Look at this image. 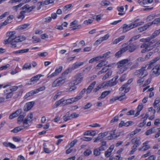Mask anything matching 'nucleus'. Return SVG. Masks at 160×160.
Here are the masks:
<instances>
[{
	"label": "nucleus",
	"instance_id": "nucleus-1",
	"mask_svg": "<svg viewBox=\"0 0 160 160\" xmlns=\"http://www.w3.org/2000/svg\"><path fill=\"white\" fill-rule=\"evenodd\" d=\"M118 77L119 76L118 75H116L111 80L108 81L107 82H104L101 84H99L94 89L93 92L95 93L102 88H104L106 86L112 87L115 86L118 82L117 79L118 78Z\"/></svg>",
	"mask_w": 160,
	"mask_h": 160
},
{
	"label": "nucleus",
	"instance_id": "nucleus-2",
	"mask_svg": "<svg viewBox=\"0 0 160 160\" xmlns=\"http://www.w3.org/2000/svg\"><path fill=\"white\" fill-rule=\"evenodd\" d=\"M15 32H8L6 35L9 37L8 39L4 40V44H6L10 43L11 48H15L17 47V44L18 42L16 40V35H15Z\"/></svg>",
	"mask_w": 160,
	"mask_h": 160
},
{
	"label": "nucleus",
	"instance_id": "nucleus-3",
	"mask_svg": "<svg viewBox=\"0 0 160 160\" xmlns=\"http://www.w3.org/2000/svg\"><path fill=\"white\" fill-rule=\"evenodd\" d=\"M129 59H128L122 60L117 63V68H120V71L122 72L126 70L128 68L132 65V62H128Z\"/></svg>",
	"mask_w": 160,
	"mask_h": 160
},
{
	"label": "nucleus",
	"instance_id": "nucleus-4",
	"mask_svg": "<svg viewBox=\"0 0 160 160\" xmlns=\"http://www.w3.org/2000/svg\"><path fill=\"white\" fill-rule=\"evenodd\" d=\"M127 45V46L124 47V50L126 52L127 50H128L129 52L131 53L134 52L138 48V46L136 42H130L128 43V42L123 45Z\"/></svg>",
	"mask_w": 160,
	"mask_h": 160
},
{
	"label": "nucleus",
	"instance_id": "nucleus-5",
	"mask_svg": "<svg viewBox=\"0 0 160 160\" xmlns=\"http://www.w3.org/2000/svg\"><path fill=\"white\" fill-rule=\"evenodd\" d=\"M66 80L65 76H62L58 78L53 82L52 87L54 88L62 86L65 83Z\"/></svg>",
	"mask_w": 160,
	"mask_h": 160
},
{
	"label": "nucleus",
	"instance_id": "nucleus-6",
	"mask_svg": "<svg viewBox=\"0 0 160 160\" xmlns=\"http://www.w3.org/2000/svg\"><path fill=\"white\" fill-rule=\"evenodd\" d=\"M157 41V40H156V39H152L148 43H147V44H142L141 45V47H145L147 46L149 48H152V49L154 48L155 47H158L160 45V40H159L158 42H157L154 45H152L155 42Z\"/></svg>",
	"mask_w": 160,
	"mask_h": 160
},
{
	"label": "nucleus",
	"instance_id": "nucleus-7",
	"mask_svg": "<svg viewBox=\"0 0 160 160\" xmlns=\"http://www.w3.org/2000/svg\"><path fill=\"white\" fill-rule=\"evenodd\" d=\"M157 41V40H156V39H152L148 43H147V44H142L141 45V47H145L147 46L149 48H152V49L154 48L155 47H158L160 45V40H159L158 42H157L154 45H152L155 42Z\"/></svg>",
	"mask_w": 160,
	"mask_h": 160
},
{
	"label": "nucleus",
	"instance_id": "nucleus-8",
	"mask_svg": "<svg viewBox=\"0 0 160 160\" xmlns=\"http://www.w3.org/2000/svg\"><path fill=\"white\" fill-rule=\"evenodd\" d=\"M146 68V67H142L140 69L137 70L135 72V74L137 75L138 78H144L148 74Z\"/></svg>",
	"mask_w": 160,
	"mask_h": 160
},
{
	"label": "nucleus",
	"instance_id": "nucleus-9",
	"mask_svg": "<svg viewBox=\"0 0 160 160\" xmlns=\"http://www.w3.org/2000/svg\"><path fill=\"white\" fill-rule=\"evenodd\" d=\"M74 79L69 84V86L72 85H77L80 83L83 79V77L81 76L80 74H77L74 77Z\"/></svg>",
	"mask_w": 160,
	"mask_h": 160
},
{
	"label": "nucleus",
	"instance_id": "nucleus-10",
	"mask_svg": "<svg viewBox=\"0 0 160 160\" xmlns=\"http://www.w3.org/2000/svg\"><path fill=\"white\" fill-rule=\"evenodd\" d=\"M36 7L35 6H33L32 7H29V5L26 4L22 7L20 8L21 10H23L21 11V13L28 12H31L32 10L35 8Z\"/></svg>",
	"mask_w": 160,
	"mask_h": 160
},
{
	"label": "nucleus",
	"instance_id": "nucleus-11",
	"mask_svg": "<svg viewBox=\"0 0 160 160\" xmlns=\"http://www.w3.org/2000/svg\"><path fill=\"white\" fill-rule=\"evenodd\" d=\"M22 110L20 109L17 110L11 114L9 117V119H12L18 116L22 113Z\"/></svg>",
	"mask_w": 160,
	"mask_h": 160
},
{
	"label": "nucleus",
	"instance_id": "nucleus-12",
	"mask_svg": "<svg viewBox=\"0 0 160 160\" xmlns=\"http://www.w3.org/2000/svg\"><path fill=\"white\" fill-rule=\"evenodd\" d=\"M34 102L33 101L27 102L26 103L23 108V110L25 111H28L30 110L33 107L34 104Z\"/></svg>",
	"mask_w": 160,
	"mask_h": 160
},
{
	"label": "nucleus",
	"instance_id": "nucleus-13",
	"mask_svg": "<svg viewBox=\"0 0 160 160\" xmlns=\"http://www.w3.org/2000/svg\"><path fill=\"white\" fill-rule=\"evenodd\" d=\"M32 121H18V123L21 125V126L22 128H23V129L25 128L28 127L29 125V123H31Z\"/></svg>",
	"mask_w": 160,
	"mask_h": 160
},
{
	"label": "nucleus",
	"instance_id": "nucleus-14",
	"mask_svg": "<svg viewBox=\"0 0 160 160\" xmlns=\"http://www.w3.org/2000/svg\"><path fill=\"white\" fill-rule=\"evenodd\" d=\"M144 23V22L143 21L140 22L138 23L135 22H134L133 23H131L129 24L130 25V28H131L132 29L138 26L142 25Z\"/></svg>",
	"mask_w": 160,
	"mask_h": 160
},
{
	"label": "nucleus",
	"instance_id": "nucleus-15",
	"mask_svg": "<svg viewBox=\"0 0 160 160\" xmlns=\"http://www.w3.org/2000/svg\"><path fill=\"white\" fill-rule=\"evenodd\" d=\"M96 81H94L90 84L86 89V92L87 93H89L91 92L96 85Z\"/></svg>",
	"mask_w": 160,
	"mask_h": 160
},
{
	"label": "nucleus",
	"instance_id": "nucleus-16",
	"mask_svg": "<svg viewBox=\"0 0 160 160\" xmlns=\"http://www.w3.org/2000/svg\"><path fill=\"white\" fill-rule=\"evenodd\" d=\"M111 93L110 91H106L102 92L101 96L98 98V100H101V99L104 98L106 96L108 95Z\"/></svg>",
	"mask_w": 160,
	"mask_h": 160
},
{
	"label": "nucleus",
	"instance_id": "nucleus-17",
	"mask_svg": "<svg viewBox=\"0 0 160 160\" xmlns=\"http://www.w3.org/2000/svg\"><path fill=\"white\" fill-rule=\"evenodd\" d=\"M107 64L105 60H102L95 67V68L96 70H98L100 69L102 66L105 65Z\"/></svg>",
	"mask_w": 160,
	"mask_h": 160
},
{
	"label": "nucleus",
	"instance_id": "nucleus-18",
	"mask_svg": "<svg viewBox=\"0 0 160 160\" xmlns=\"http://www.w3.org/2000/svg\"><path fill=\"white\" fill-rule=\"evenodd\" d=\"M125 37V35H122L119 38L116 39H115L113 42L112 43L114 44H117L120 42L122 41L124 39Z\"/></svg>",
	"mask_w": 160,
	"mask_h": 160
},
{
	"label": "nucleus",
	"instance_id": "nucleus-19",
	"mask_svg": "<svg viewBox=\"0 0 160 160\" xmlns=\"http://www.w3.org/2000/svg\"><path fill=\"white\" fill-rule=\"evenodd\" d=\"M141 144V142L134 144L132 148V150L130 151V153L131 154H133L136 150V148Z\"/></svg>",
	"mask_w": 160,
	"mask_h": 160
},
{
	"label": "nucleus",
	"instance_id": "nucleus-20",
	"mask_svg": "<svg viewBox=\"0 0 160 160\" xmlns=\"http://www.w3.org/2000/svg\"><path fill=\"white\" fill-rule=\"evenodd\" d=\"M84 63V62H76L73 64L72 66V69L75 70L78 68L80 66L82 65Z\"/></svg>",
	"mask_w": 160,
	"mask_h": 160
},
{
	"label": "nucleus",
	"instance_id": "nucleus-21",
	"mask_svg": "<svg viewBox=\"0 0 160 160\" xmlns=\"http://www.w3.org/2000/svg\"><path fill=\"white\" fill-rule=\"evenodd\" d=\"M78 116L79 114L76 113H73L69 116H66L65 119H64V120H69V119H71L73 118H76L77 117H78Z\"/></svg>",
	"mask_w": 160,
	"mask_h": 160
},
{
	"label": "nucleus",
	"instance_id": "nucleus-22",
	"mask_svg": "<svg viewBox=\"0 0 160 160\" xmlns=\"http://www.w3.org/2000/svg\"><path fill=\"white\" fill-rule=\"evenodd\" d=\"M143 108V105L142 104H140L137 107V111L135 114L134 117L138 116L140 113V112L142 110Z\"/></svg>",
	"mask_w": 160,
	"mask_h": 160
},
{
	"label": "nucleus",
	"instance_id": "nucleus-23",
	"mask_svg": "<svg viewBox=\"0 0 160 160\" xmlns=\"http://www.w3.org/2000/svg\"><path fill=\"white\" fill-rule=\"evenodd\" d=\"M122 27L123 29L122 30V32H127L131 29V28H130L129 24L127 25L126 24H124L123 25Z\"/></svg>",
	"mask_w": 160,
	"mask_h": 160
},
{
	"label": "nucleus",
	"instance_id": "nucleus-24",
	"mask_svg": "<svg viewBox=\"0 0 160 160\" xmlns=\"http://www.w3.org/2000/svg\"><path fill=\"white\" fill-rule=\"evenodd\" d=\"M116 130H113L110 132V135L107 137L108 140H110L115 139Z\"/></svg>",
	"mask_w": 160,
	"mask_h": 160
},
{
	"label": "nucleus",
	"instance_id": "nucleus-25",
	"mask_svg": "<svg viewBox=\"0 0 160 160\" xmlns=\"http://www.w3.org/2000/svg\"><path fill=\"white\" fill-rule=\"evenodd\" d=\"M132 123V121H128L126 122H125L123 121H122L119 124V127H122L123 126L128 127L130 125H131Z\"/></svg>",
	"mask_w": 160,
	"mask_h": 160
},
{
	"label": "nucleus",
	"instance_id": "nucleus-26",
	"mask_svg": "<svg viewBox=\"0 0 160 160\" xmlns=\"http://www.w3.org/2000/svg\"><path fill=\"white\" fill-rule=\"evenodd\" d=\"M160 66L159 65L156 66L152 69L153 72L155 74L160 73Z\"/></svg>",
	"mask_w": 160,
	"mask_h": 160
},
{
	"label": "nucleus",
	"instance_id": "nucleus-27",
	"mask_svg": "<svg viewBox=\"0 0 160 160\" xmlns=\"http://www.w3.org/2000/svg\"><path fill=\"white\" fill-rule=\"evenodd\" d=\"M159 23H160V17L155 18L152 22H149L148 23L149 24L148 25L150 26L153 24L158 25Z\"/></svg>",
	"mask_w": 160,
	"mask_h": 160
},
{
	"label": "nucleus",
	"instance_id": "nucleus-28",
	"mask_svg": "<svg viewBox=\"0 0 160 160\" xmlns=\"http://www.w3.org/2000/svg\"><path fill=\"white\" fill-rule=\"evenodd\" d=\"M124 47L122 48L120 50L117 52L115 54V55L117 58H118L121 56L122 54L126 51L124 50Z\"/></svg>",
	"mask_w": 160,
	"mask_h": 160
},
{
	"label": "nucleus",
	"instance_id": "nucleus-29",
	"mask_svg": "<svg viewBox=\"0 0 160 160\" xmlns=\"http://www.w3.org/2000/svg\"><path fill=\"white\" fill-rule=\"evenodd\" d=\"M112 70H109L108 72L103 76L102 78V80H104L108 78L110 76H111L112 73Z\"/></svg>",
	"mask_w": 160,
	"mask_h": 160
},
{
	"label": "nucleus",
	"instance_id": "nucleus-30",
	"mask_svg": "<svg viewBox=\"0 0 160 160\" xmlns=\"http://www.w3.org/2000/svg\"><path fill=\"white\" fill-rule=\"evenodd\" d=\"M148 25H149V24L148 23L142 27L138 28V31L139 32H142L146 30L150 27Z\"/></svg>",
	"mask_w": 160,
	"mask_h": 160
},
{
	"label": "nucleus",
	"instance_id": "nucleus-31",
	"mask_svg": "<svg viewBox=\"0 0 160 160\" xmlns=\"http://www.w3.org/2000/svg\"><path fill=\"white\" fill-rule=\"evenodd\" d=\"M23 129V128H22L21 126L18 127H16L13 129L11 130V132L14 133H16Z\"/></svg>",
	"mask_w": 160,
	"mask_h": 160
},
{
	"label": "nucleus",
	"instance_id": "nucleus-32",
	"mask_svg": "<svg viewBox=\"0 0 160 160\" xmlns=\"http://www.w3.org/2000/svg\"><path fill=\"white\" fill-rule=\"evenodd\" d=\"M141 142L140 138L139 137H135L132 139L131 141V143L132 144Z\"/></svg>",
	"mask_w": 160,
	"mask_h": 160
},
{
	"label": "nucleus",
	"instance_id": "nucleus-33",
	"mask_svg": "<svg viewBox=\"0 0 160 160\" xmlns=\"http://www.w3.org/2000/svg\"><path fill=\"white\" fill-rule=\"evenodd\" d=\"M15 38L16 40H17V42H22L25 40L26 39V38L24 36H21L17 37L16 36Z\"/></svg>",
	"mask_w": 160,
	"mask_h": 160
},
{
	"label": "nucleus",
	"instance_id": "nucleus-34",
	"mask_svg": "<svg viewBox=\"0 0 160 160\" xmlns=\"http://www.w3.org/2000/svg\"><path fill=\"white\" fill-rule=\"evenodd\" d=\"M150 148V146L149 145H143L141 148L138 149V150L144 151Z\"/></svg>",
	"mask_w": 160,
	"mask_h": 160
},
{
	"label": "nucleus",
	"instance_id": "nucleus-35",
	"mask_svg": "<svg viewBox=\"0 0 160 160\" xmlns=\"http://www.w3.org/2000/svg\"><path fill=\"white\" fill-rule=\"evenodd\" d=\"M140 36H141V35L139 34V35H136V36L132 37L128 42V43H129L130 42H133V41L137 40L140 37Z\"/></svg>",
	"mask_w": 160,
	"mask_h": 160
},
{
	"label": "nucleus",
	"instance_id": "nucleus-36",
	"mask_svg": "<svg viewBox=\"0 0 160 160\" xmlns=\"http://www.w3.org/2000/svg\"><path fill=\"white\" fill-rule=\"evenodd\" d=\"M36 93V92L35 91V90H33L31 91L30 92L27 93L24 96V97L25 98H27Z\"/></svg>",
	"mask_w": 160,
	"mask_h": 160
},
{
	"label": "nucleus",
	"instance_id": "nucleus-37",
	"mask_svg": "<svg viewBox=\"0 0 160 160\" xmlns=\"http://www.w3.org/2000/svg\"><path fill=\"white\" fill-rule=\"evenodd\" d=\"M42 75L41 74H38L32 78L30 79V81L32 82H33L36 81L38 80L41 77Z\"/></svg>",
	"mask_w": 160,
	"mask_h": 160
},
{
	"label": "nucleus",
	"instance_id": "nucleus-38",
	"mask_svg": "<svg viewBox=\"0 0 160 160\" xmlns=\"http://www.w3.org/2000/svg\"><path fill=\"white\" fill-rule=\"evenodd\" d=\"M82 97V96L79 95L76 96L75 97L72 98L71 99V100L72 103L77 101L80 99Z\"/></svg>",
	"mask_w": 160,
	"mask_h": 160
},
{
	"label": "nucleus",
	"instance_id": "nucleus-39",
	"mask_svg": "<svg viewBox=\"0 0 160 160\" xmlns=\"http://www.w3.org/2000/svg\"><path fill=\"white\" fill-rule=\"evenodd\" d=\"M110 4L109 1L107 0H103L101 2L100 5L102 6H108Z\"/></svg>",
	"mask_w": 160,
	"mask_h": 160
},
{
	"label": "nucleus",
	"instance_id": "nucleus-40",
	"mask_svg": "<svg viewBox=\"0 0 160 160\" xmlns=\"http://www.w3.org/2000/svg\"><path fill=\"white\" fill-rule=\"evenodd\" d=\"M31 68V64L30 63H25L22 68L23 70L30 69Z\"/></svg>",
	"mask_w": 160,
	"mask_h": 160
},
{
	"label": "nucleus",
	"instance_id": "nucleus-41",
	"mask_svg": "<svg viewBox=\"0 0 160 160\" xmlns=\"http://www.w3.org/2000/svg\"><path fill=\"white\" fill-rule=\"evenodd\" d=\"M156 17L155 14H152L148 16L146 18V21L148 22L153 19Z\"/></svg>",
	"mask_w": 160,
	"mask_h": 160
},
{
	"label": "nucleus",
	"instance_id": "nucleus-42",
	"mask_svg": "<svg viewBox=\"0 0 160 160\" xmlns=\"http://www.w3.org/2000/svg\"><path fill=\"white\" fill-rule=\"evenodd\" d=\"M109 68L107 66H105L102 69L98 72V74L100 75L102 73L106 72L107 71H109Z\"/></svg>",
	"mask_w": 160,
	"mask_h": 160
},
{
	"label": "nucleus",
	"instance_id": "nucleus-43",
	"mask_svg": "<svg viewBox=\"0 0 160 160\" xmlns=\"http://www.w3.org/2000/svg\"><path fill=\"white\" fill-rule=\"evenodd\" d=\"M22 87V85H19L18 86H13L9 88L12 92L16 91L18 88H20Z\"/></svg>",
	"mask_w": 160,
	"mask_h": 160
},
{
	"label": "nucleus",
	"instance_id": "nucleus-44",
	"mask_svg": "<svg viewBox=\"0 0 160 160\" xmlns=\"http://www.w3.org/2000/svg\"><path fill=\"white\" fill-rule=\"evenodd\" d=\"M103 16V15L99 14L97 15L93 16L92 18L95 19L97 21H99L101 19V17Z\"/></svg>",
	"mask_w": 160,
	"mask_h": 160
},
{
	"label": "nucleus",
	"instance_id": "nucleus-45",
	"mask_svg": "<svg viewBox=\"0 0 160 160\" xmlns=\"http://www.w3.org/2000/svg\"><path fill=\"white\" fill-rule=\"evenodd\" d=\"M141 130V129L139 128H138L135 130L134 131L132 132L130 134V136L131 137H132L134 135H136Z\"/></svg>",
	"mask_w": 160,
	"mask_h": 160
},
{
	"label": "nucleus",
	"instance_id": "nucleus-46",
	"mask_svg": "<svg viewBox=\"0 0 160 160\" xmlns=\"http://www.w3.org/2000/svg\"><path fill=\"white\" fill-rule=\"evenodd\" d=\"M93 155L95 156H99L100 154V151L98 148L94 149L93 150Z\"/></svg>",
	"mask_w": 160,
	"mask_h": 160
},
{
	"label": "nucleus",
	"instance_id": "nucleus-47",
	"mask_svg": "<svg viewBox=\"0 0 160 160\" xmlns=\"http://www.w3.org/2000/svg\"><path fill=\"white\" fill-rule=\"evenodd\" d=\"M155 129L154 128L150 129L146 131L145 134L146 135H148L155 132Z\"/></svg>",
	"mask_w": 160,
	"mask_h": 160
},
{
	"label": "nucleus",
	"instance_id": "nucleus-48",
	"mask_svg": "<svg viewBox=\"0 0 160 160\" xmlns=\"http://www.w3.org/2000/svg\"><path fill=\"white\" fill-rule=\"evenodd\" d=\"M140 47L142 48H144L142 50L141 52L142 53H144L145 52H146L149 51L152 49V48H149L147 46L145 47H142L141 46Z\"/></svg>",
	"mask_w": 160,
	"mask_h": 160
},
{
	"label": "nucleus",
	"instance_id": "nucleus-49",
	"mask_svg": "<svg viewBox=\"0 0 160 160\" xmlns=\"http://www.w3.org/2000/svg\"><path fill=\"white\" fill-rule=\"evenodd\" d=\"M32 39H33L32 42L34 43L40 42L41 41L39 38H38L37 36H35L32 37Z\"/></svg>",
	"mask_w": 160,
	"mask_h": 160
},
{
	"label": "nucleus",
	"instance_id": "nucleus-50",
	"mask_svg": "<svg viewBox=\"0 0 160 160\" xmlns=\"http://www.w3.org/2000/svg\"><path fill=\"white\" fill-rule=\"evenodd\" d=\"M72 7V4H69L64 6L63 7V11L66 12L68 9H70Z\"/></svg>",
	"mask_w": 160,
	"mask_h": 160
},
{
	"label": "nucleus",
	"instance_id": "nucleus-51",
	"mask_svg": "<svg viewBox=\"0 0 160 160\" xmlns=\"http://www.w3.org/2000/svg\"><path fill=\"white\" fill-rule=\"evenodd\" d=\"M30 24L27 23L21 25L19 27V29L21 30H23L26 28Z\"/></svg>",
	"mask_w": 160,
	"mask_h": 160
},
{
	"label": "nucleus",
	"instance_id": "nucleus-52",
	"mask_svg": "<svg viewBox=\"0 0 160 160\" xmlns=\"http://www.w3.org/2000/svg\"><path fill=\"white\" fill-rule=\"evenodd\" d=\"M117 97V100L119 101H122L126 98V97L125 96V94L124 93H122V94L121 96L119 97Z\"/></svg>",
	"mask_w": 160,
	"mask_h": 160
},
{
	"label": "nucleus",
	"instance_id": "nucleus-53",
	"mask_svg": "<svg viewBox=\"0 0 160 160\" xmlns=\"http://www.w3.org/2000/svg\"><path fill=\"white\" fill-rule=\"evenodd\" d=\"M160 33V29L155 31L154 32L152 35V38H155Z\"/></svg>",
	"mask_w": 160,
	"mask_h": 160
},
{
	"label": "nucleus",
	"instance_id": "nucleus-54",
	"mask_svg": "<svg viewBox=\"0 0 160 160\" xmlns=\"http://www.w3.org/2000/svg\"><path fill=\"white\" fill-rule=\"evenodd\" d=\"M46 88L45 86H42L41 87L38 88H37L36 89H35V91L36 92V93H38L40 91H42L44 90Z\"/></svg>",
	"mask_w": 160,
	"mask_h": 160
},
{
	"label": "nucleus",
	"instance_id": "nucleus-55",
	"mask_svg": "<svg viewBox=\"0 0 160 160\" xmlns=\"http://www.w3.org/2000/svg\"><path fill=\"white\" fill-rule=\"evenodd\" d=\"M111 151L110 149H108L105 152V156L107 158H108L111 154Z\"/></svg>",
	"mask_w": 160,
	"mask_h": 160
},
{
	"label": "nucleus",
	"instance_id": "nucleus-56",
	"mask_svg": "<svg viewBox=\"0 0 160 160\" xmlns=\"http://www.w3.org/2000/svg\"><path fill=\"white\" fill-rule=\"evenodd\" d=\"M62 99H61L59 100L56 101L54 105V107L56 108L58 107L60 104H62Z\"/></svg>",
	"mask_w": 160,
	"mask_h": 160
},
{
	"label": "nucleus",
	"instance_id": "nucleus-57",
	"mask_svg": "<svg viewBox=\"0 0 160 160\" xmlns=\"http://www.w3.org/2000/svg\"><path fill=\"white\" fill-rule=\"evenodd\" d=\"M154 38H152V35H151L150 37H148L144 39V41L145 42L143 44H147V43H148L152 39Z\"/></svg>",
	"mask_w": 160,
	"mask_h": 160
},
{
	"label": "nucleus",
	"instance_id": "nucleus-58",
	"mask_svg": "<svg viewBox=\"0 0 160 160\" xmlns=\"http://www.w3.org/2000/svg\"><path fill=\"white\" fill-rule=\"evenodd\" d=\"M159 100H157V99H156L153 104V106L154 108H157L158 106L159 105L158 103L159 102Z\"/></svg>",
	"mask_w": 160,
	"mask_h": 160
},
{
	"label": "nucleus",
	"instance_id": "nucleus-59",
	"mask_svg": "<svg viewBox=\"0 0 160 160\" xmlns=\"http://www.w3.org/2000/svg\"><path fill=\"white\" fill-rule=\"evenodd\" d=\"M92 152L91 150L89 149H87L84 151V154L85 156H88Z\"/></svg>",
	"mask_w": 160,
	"mask_h": 160
},
{
	"label": "nucleus",
	"instance_id": "nucleus-60",
	"mask_svg": "<svg viewBox=\"0 0 160 160\" xmlns=\"http://www.w3.org/2000/svg\"><path fill=\"white\" fill-rule=\"evenodd\" d=\"M92 106V104L90 102H88L86 105L83 107L82 108L84 109H86L90 108Z\"/></svg>",
	"mask_w": 160,
	"mask_h": 160
},
{
	"label": "nucleus",
	"instance_id": "nucleus-61",
	"mask_svg": "<svg viewBox=\"0 0 160 160\" xmlns=\"http://www.w3.org/2000/svg\"><path fill=\"white\" fill-rule=\"evenodd\" d=\"M93 22V20L91 19L88 20H85L83 22V23L85 25H88L92 23Z\"/></svg>",
	"mask_w": 160,
	"mask_h": 160
},
{
	"label": "nucleus",
	"instance_id": "nucleus-62",
	"mask_svg": "<svg viewBox=\"0 0 160 160\" xmlns=\"http://www.w3.org/2000/svg\"><path fill=\"white\" fill-rule=\"evenodd\" d=\"M58 74L55 71L54 72L52 73V74H50V72H49L47 78H52L56 76Z\"/></svg>",
	"mask_w": 160,
	"mask_h": 160
},
{
	"label": "nucleus",
	"instance_id": "nucleus-63",
	"mask_svg": "<svg viewBox=\"0 0 160 160\" xmlns=\"http://www.w3.org/2000/svg\"><path fill=\"white\" fill-rule=\"evenodd\" d=\"M73 85L71 86H69L70 87L68 89V91L69 92H72L75 90L76 89L77 87L75 86L76 85Z\"/></svg>",
	"mask_w": 160,
	"mask_h": 160
},
{
	"label": "nucleus",
	"instance_id": "nucleus-64",
	"mask_svg": "<svg viewBox=\"0 0 160 160\" xmlns=\"http://www.w3.org/2000/svg\"><path fill=\"white\" fill-rule=\"evenodd\" d=\"M151 80V78H148L146 81H145V83L143 85V87H145L147 85L149 84L150 83Z\"/></svg>",
	"mask_w": 160,
	"mask_h": 160
}]
</instances>
